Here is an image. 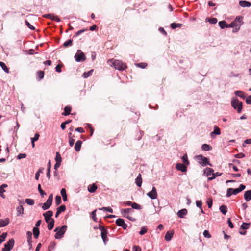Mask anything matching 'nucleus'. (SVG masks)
Instances as JSON below:
<instances>
[{"instance_id": "obj_3", "label": "nucleus", "mask_w": 251, "mask_h": 251, "mask_svg": "<svg viewBox=\"0 0 251 251\" xmlns=\"http://www.w3.org/2000/svg\"><path fill=\"white\" fill-rule=\"evenodd\" d=\"M67 226L63 225L61 226V227L58 230V228H56L54 230V232H56L55 235V238L56 239H59L63 237V235L65 233L67 229Z\"/></svg>"}, {"instance_id": "obj_17", "label": "nucleus", "mask_w": 251, "mask_h": 251, "mask_svg": "<svg viewBox=\"0 0 251 251\" xmlns=\"http://www.w3.org/2000/svg\"><path fill=\"white\" fill-rule=\"evenodd\" d=\"M187 214V210L186 209H182L177 212V215L179 218H184V216Z\"/></svg>"}, {"instance_id": "obj_6", "label": "nucleus", "mask_w": 251, "mask_h": 251, "mask_svg": "<svg viewBox=\"0 0 251 251\" xmlns=\"http://www.w3.org/2000/svg\"><path fill=\"white\" fill-rule=\"evenodd\" d=\"M197 158L199 161V163L202 166H204L206 164H208L210 166H212L211 164L209 163V161H208V159L206 157H204L201 155H199L197 156Z\"/></svg>"}, {"instance_id": "obj_52", "label": "nucleus", "mask_w": 251, "mask_h": 251, "mask_svg": "<svg viewBox=\"0 0 251 251\" xmlns=\"http://www.w3.org/2000/svg\"><path fill=\"white\" fill-rule=\"evenodd\" d=\"M203 236L207 238H210L211 237V234L207 230H205L203 232Z\"/></svg>"}, {"instance_id": "obj_11", "label": "nucleus", "mask_w": 251, "mask_h": 251, "mask_svg": "<svg viewBox=\"0 0 251 251\" xmlns=\"http://www.w3.org/2000/svg\"><path fill=\"white\" fill-rule=\"evenodd\" d=\"M246 187L243 184H241L239 188L236 189H233L232 188V190H230V191H232V193L234 195H236L238 193L241 192L242 190H244L245 189Z\"/></svg>"}, {"instance_id": "obj_64", "label": "nucleus", "mask_w": 251, "mask_h": 251, "mask_svg": "<svg viewBox=\"0 0 251 251\" xmlns=\"http://www.w3.org/2000/svg\"><path fill=\"white\" fill-rule=\"evenodd\" d=\"M134 251H141V249L139 246H134L133 248Z\"/></svg>"}, {"instance_id": "obj_16", "label": "nucleus", "mask_w": 251, "mask_h": 251, "mask_svg": "<svg viewBox=\"0 0 251 251\" xmlns=\"http://www.w3.org/2000/svg\"><path fill=\"white\" fill-rule=\"evenodd\" d=\"M244 198L246 201H249L251 200V190H248L245 192L244 195Z\"/></svg>"}, {"instance_id": "obj_15", "label": "nucleus", "mask_w": 251, "mask_h": 251, "mask_svg": "<svg viewBox=\"0 0 251 251\" xmlns=\"http://www.w3.org/2000/svg\"><path fill=\"white\" fill-rule=\"evenodd\" d=\"M174 233V232L173 231L167 232V233H166V235L165 236V239L167 241H170L173 236Z\"/></svg>"}, {"instance_id": "obj_39", "label": "nucleus", "mask_w": 251, "mask_h": 251, "mask_svg": "<svg viewBox=\"0 0 251 251\" xmlns=\"http://www.w3.org/2000/svg\"><path fill=\"white\" fill-rule=\"evenodd\" d=\"M93 71V70H91L89 71H88L87 72H84L83 74L82 75V76L84 78H87L90 75H91L92 74V72Z\"/></svg>"}, {"instance_id": "obj_27", "label": "nucleus", "mask_w": 251, "mask_h": 251, "mask_svg": "<svg viewBox=\"0 0 251 251\" xmlns=\"http://www.w3.org/2000/svg\"><path fill=\"white\" fill-rule=\"evenodd\" d=\"M61 194L62 196V198H63V200L64 201H66L67 200V194H66V190L65 188H62L61 190Z\"/></svg>"}, {"instance_id": "obj_48", "label": "nucleus", "mask_w": 251, "mask_h": 251, "mask_svg": "<svg viewBox=\"0 0 251 251\" xmlns=\"http://www.w3.org/2000/svg\"><path fill=\"white\" fill-rule=\"evenodd\" d=\"M136 66H137L138 67L144 69L146 67V66H147V64L146 63H139L136 64Z\"/></svg>"}, {"instance_id": "obj_56", "label": "nucleus", "mask_w": 251, "mask_h": 251, "mask_svg": "<svg viewBox=\"0 0 251 251\" xmlns=\"http://www.w3.org/2000/svg\"><path fill=\"white\" fill-rule=\"evenodd\" d=\"M66 210V206L65 205H61L60 206H59L58 208H57V210L58 211H60V212H64Z\"/></svg>"}, {"instance_id": "obj_14", "label": "nucleus", "mask_w": 251, "mask_h": 251, "mask_svg": "<svg viewBox=\"0 0 251 251\" xmlns=\"http://www.w3.org/2000/svg\"><path fill=\"white\" fill-rule=\"evenodd\" d=\"M9 223V219L7 218L5 219H0V228L4 227Z\"/></svg>"}, {"instance_id": "obj_31", "label": "nucleus", "mask_w": 251, "mask_h": 251, "mask_svg": "<svg viewBox=\"0 0 251 251\" xmlns=\"http://www.w3.org/2000/svg\"><path fill=\"white\" fill-rule=\"evenodd\" d=\"M201 148L203 150L205 151H210L212 149V148L210 145L206 144H203L201 146Z\"/></svg>"}, {"instance_id": "obj_5", "label": "nucleus", "mask_w": 251, "mask_h": 251, "mask_svg": "<svg viewBox=\"0 0 251 251\" xmlns=\"http://www.w3.org/2000/svg\"><path fill=\"white\" fill-rule=\"evenodd\" d=\"M75 58L77 62L84 61L86 58L84 53L79 50L75 55Z\"/></svg>"}, {"instance_id": "obj_34", "label": "nucleus", "mask_w": 251, "mask_h": 251, "mask_svg": "<svg viewBox=\"0 0 251 251\" xmlns=\"http://www.w3.org/2000/svg\"><path fill=\"white\" fill-rule=\"evenodd\" d=\"M220 210L224 215H225L227 211V207L223 205L220 207Z\"/></svg>"}, {"instance_id": "obj_2", "label": "nucleus", "mask_w": 251, "mask_h": 251, "mask_svg": "<svg viewBox=\"0 0 251 251\" xmlns=\"http://www.w3.org/2000/svg\"><path fill=\"white\" fill-rule=\"evenodd\" d=\"M231 105L235 109L238 113H240L243 108V103L240 102L237 98H234L231 101Z\"/></svg>"}, {"instance_id": "obj_43", "label": "nucleus", "mask_w": 251, "mask_h": 251, "mask_svg": "<svg viewBox=\"0 0 251 251\" xmlns=\"http://www.w3.org/2000/svg\"><path fill=\"white\" fill-rule=\"evenodd\" d=\"M55 246H56V243L55 242H50V243L48 247L49 251H51L52 250H53L55 248Z\"/></svg>"}, {"instance_id": "obj_44", "label": "nucleus", "mask_w": 251, "mask_h": 251, "mask_svg": "<svg viewBox=\"0 0 251 251\" xmlns=\"http://www.w3.org/2000/svg\"><path fill=\"white\" fill-rule=\"evenodd\" d=\"M182 159L183 160V163L186 165H188L189 164V162L188 160L187 155L186 154H184L182 157Z\"/></svg>"}, {"instance_id": "obj_23", "label": "nucleus", "mask_w": 251, "mask_h": 251, "mask_svg": "<svg viewBox=\"0 0 251 251\" xmlns=\"http://www.w3.org/2000/svg\"><path fill=\"white\" fill-rule=\"evenodd\" d=\"M33 233L34 238L35 239L38 238L40 234L39 228L38 227H34L33 229Z\"/></svg>"}, {"instance_id": "obj_19", "label": "nucleus", "mask_w": 251, "mask_h": 251, "mask_svg": "<svg viewBox=\"0 0 251 251\" xmlns=\"http://www.w3.org/2000/svg\"><path fill=\"white\" fill-rule=\"evenodd\" d=\"M97 189V186L95 184L90 185L88 187V190L90 193H94Z\"/></svg>"}, {"instance_id": "obj_55", "label": "nucleus", "mask_w": 251, "mask_h": 251, "mask_svg": "<svg viewBox=\"0 0 251 251\" xmlns=\"http://www.w3.org/2000/svg\"><path fill=\"white\" fill-rule=\"evenodd\" d=\"M27 236L28 242L30 243L31 242L32 233L30 231H28L26 233Z\"/></svg>"}, {"instance_id": "obj_53", "label": "nucleus", "mask_w": 251, "mask_h": 251, "mask_svg": "<svg viewBox=\"0 0 251 251\" xmlns=\"http://www.w3.org/2000/svg\"><path fill=\"white\" fill-rule=\"evenodd\" d=\"M7 236V233L6 232L3 233L0 236V240H1L3 242L5 240Z\"/></svg>"}, {"instance_id": "obj_1", "label": "nucleus", "mask_w": 251, "mask_h": 251, "mask_svg": "<svg viewBox=\"0 0 251 251\" xmlns=\"http://www.w3.org/2000/svg\"><path fill=\"white\" fill-rule=\"evenodd\" d=\"M108 63H111L112 64V66L116 69L119 70H124L127 68V66L126 64L123 63L122 61L119 60H114L113 59L109 60L108 61Z\"/></svg>"}, {"instance_id": "obj_46", "label": "nucleus", "mask_w": 251, "mask_h": 251, "mask_svg": "<svg viewBox=\"0 0 251 251\" xmlns=\"http://www.w3.org/2000/svg\"><path fill=\"white\" fill-rule=\"evenodd\" d=\"M132 207L134 209H138V210H140L142 209V207L140 205L135 203V202H133L132 204Z\"/></svg>"}, {"instance_id": "obj_62", "label": "nucleus", "mask_w": 251, "mask_h": 251, "mask_svg": "<svg viewBox=\"0 0 251 251\" xmlns=\"http://www.w3.org/2000/svg\"><path fill=\"white\" fill-rule=\"evenodd\" d=\"M40 137V135L39 133H36L35 134V136L33 138H31L32 141H36L38 140Z\"/></svg>"}, {"instance_id": "obj_37", "label": "nucleus", "mask_w": 251, "mask_h": 251, "mask_svg": "<svg viewBox=\"0 0 251 251\" xmlns=\"http://www.w3.org/2000/svg\"><path fill=\"white\" fill-rule=\"evenodd\" d=\"M125 221L123 219L119 218L116 221V224L118 226H122V225L124 224Z\"/></svg>"}, {"instance_id": "obj_9", "label": "nucleus", "mask_w": 251, "mask_h": 251, "mask_svg": "<svg viewBox=\"0 0 251 251\" xmlns=\"http://www.w3.org/2000/svg\"><path fill=\"white\" fill-rule=\"evenodd\" d=\"M147 195L151 199H155L157 197V193L155 187H153L152 190L147 193Z\"/></svg>"}, {"instance_id": "obj_22", "label": "nucleus", "mask_w": 251, "mask_h": 251, "mask_svg": "<svg viewBox=\"0 0 251 251\" xmlns=\"http://www.w3.org/2000/svg\"><path fill=\"white\" fill-rule=\"evenodd\" d=\"M239 5L243 7H250L251 6V3L248 1L242 0L239 1Z\"/></svg>"}, {"instance_id": "obj_47", "label": "nucleus", "mask_w": 251, "mask_h": 251, "mask_svg": "<svg viewBox=\"0 0 251 251\" xmlns=\"http://www.w3.org/2000/svg\"><path fill=\"white\" fill-rule=\"evenodd\" d=\"M25 201L27 204L30 205H33L34 204V201L32 199H26Z\"/></svg>"}, {"instance_id": "obj_25", "label": "nucleus", "mask_w": 251, "mask_h": 251, "mask_svg": "<svg viewBox=\"0 0 251 251\" xmlns=\"http://www.w3.org/2000/svg\"><path fill=\"white\" fill-rule=\"evenodd\" d=\"M107 231L104 232L103 231L102 233H101V238L105 244H106V242L108 241V238L107 237Z\"/></svg>"}, {"instance_id": "obj_18", "label": "nucleus", "mask_w": 251, "mask_h": 251, "mask_svg": "<svg viewBox=\"0 0 251 251\" xmlns=\"http://www.w3.org/2000/svg\"><path fill=\"white\" fill-rule=\"evenodd\" d=\"M72 108L70 106H66L64 108V112L62 113V115L67 116L70 114Z\"/></svg>"}, {"instance_id": "obj_35", "label": "nucleus", "mask_w": 251, "mask_h": 251, "mask_svg": "<svg viewBox=\"0 0 251 251\" xmlns=\"http://www.w3.org/2000/svg\"><path fill=\"white\" fill-rule=\"evenodd\" d=\"M48 229L50 230H51L54 227V219H52L51 221H50L49 223H48Z\"/></svg>"}, {"instance_id": "obj_50", "label": "nucleus", "mask_w": 251, "mask_h": 251, "mask_svg": "<svg viewBox=\"0 0 251 251\" xmlns=\"http://www.w3.org/2000/svg\"><path fill=\"white\" fill-rule=\"evenodd\" d=\"M238 26V24L236 23V22L234 21H233L232 23H231L229 24H228L227 25V28L228 27H237Z\"/></svg>"}, {"instance_id": "obj_42", "label": "nucleus", "mask_w": 251, "mask_h": 251, "mask_svg": "<svg viewBox=\"0 0 251 251\" xmlns=\"http://www.w3.org/2000/svg\"><path fill=\"white\" fill-rule=\"evenodd\" d=\"M181 26H182V24H179V23L176 24V23H173L171 24V27L172 29H175L177 27H181Z\"/></svg>"}, {"instance_id": "obj_61", "label": "nucleus", "mask_w": 251, "mask_h": 251, "mask_svg": "<svg viewBox=\"0 0 251 251\" xmlns=\"http://www.w3.org/2000/svg\"><path fill=\"white\" fill-rule=\"evenodd\" d=\"M62 67V65L58 64L55 67V70L57 72L60 73L61 72V68Z\"/></svg>"}, {"instance_id": "obj_40", "label": "nucleus", "mask_w": 251, "mask_h": 251, "mask_svg": "<svg viewBox=\"0 0 251 251\" xmlns=\"http://www.w3.org/2000/svg\"><path fill=\"white\" fill-rule=\"evenodd\" d=\"M55 160L56 161V162H59V163L61 162L62 158H61L60 154H59V153L58 152H56V156H55Z\"/></svg>"}, {"instance_id": "obj_45", "label": "nucleus", "mask_w": 251, "mask_h": 251, "mask_svg": "<svg viewBox=\"0 0 251 251\" xmlns=\"http://www.w3.org/2000/svg\"><path fill=\"white\" fill-rule=\"evenodd\" d=\"M17 211L18 212V215H21L23 214L24 213V208L23 206L20 205L19 207L17 208Z\"/></svg>"}, {"instance_id": "obj_59", "label": "nucleus", "mask_w": 251, "mask_h": 251, "mask_svg": "<svg viewBox=\"0 0 251 251\" xmlns=\"http://www.w3.org/2000/svg\"><path fill=\"white\" fill-rule=\"evenodd\" d=\"M25 25L27 26L31 30H34L35 27L32 26L27 20L25 21Z\"/></svg>"}, {"instance_id": "obj_21", "label": "nucleus", "mask_w": 251, "mask_h": 251, "mask_svg": "<svg viewBox=\"0 0 251 251\" xmlns=\"http://www.w3.org/2000/svg\"><path fill=\"white\" fill-rule=\"evenodd\" d=\"M136 184L138 187H141L142 183V179L141 177V175L139 174L138 176L136 178Z\"/></svg>"}, {"instance_id": "obj_38", "label": "nucleus", "mask_w": 251, "mask_h": 251, "mask_svg": "<svg viewBox=\"0 0 251 251\" xmlns=\"http://www.w3.org/2000/svg\"><path fill=\"white\" fill-rule=\"evenodd\" d=\"M235 94L238 96L239 97L245 99V93L243 91H236L235 92Z\"/></svg>"}, {"instance_id": "obj_63", "label": "nucleus", "mask_w": 251, "mask_h": 251, "mask_svg": "<svg viewBox=\"0 0 251 251\" xmlns=\"http://www.w3.org/2000/svg\"><path fill=\"white\" fill-rule=\"evenodd\" d=\"M246 102L248 104H251V95L248 96L246 100Z\"/></svg>"}, {"instance_id": "obj_60", "label": "nucleus", "mask_w": 251, "mask_h": 251, "mask_svg": "<svg viewBox=\"0 0 251 251\" xmlns=\"http://www.w3.org/2000/svg\"><path fill=\"white\" fill-rule=\"evenodd\" d=\"M92 218L93 219L94 221H97L96 209L92 212Z\"/></svg>"}, {"instance_id": "obj_13", "label": "nucleus", "mask_w": 251, "mask_h": 251, "mask_svg": "<svg viewBox=\"0 0 251 251\" xmlns=\"http://www.w3.org/2000/svg\"><path fill=\"white\" fill-rule=\"evenodd\" d=\"M131 211H132V210L131 208L122 209L121 210V213H122L123 216L125 217H126L127 218H129V216L128 214Z\"/></svg>"}, {"instance_id": "obj_57", "label": "nucleus", "mask_w": 251, "mask_h": 251, "mask_svg": "<svg viewBox=\"0 0 251 251\" xmlns=\"http://www.w3.org/2000/svg\"><path fill=\"white\" fill-rule=\"evenodd\" d=\"M249 227V224L243 223L241 226V228L243 229H247Z\"/></svg>"}, {"instance_id": "obj_58", "label": "nucleus", "mask_w": 251, "mask_h": 251, "mask_svg": "<svg viewBox=\"0 0 251 251\" xmlns=\"http://www.w3.org/2000/svg\"><path fill=\"white\" fill-rule=\"evenodd\" d=\"M147 232V228L146 227H143L140 231L139 232V234L141 235L145 234Z\"/></svg>"}, {"instance_id": "obj_33", "label": "nucleus", "mask_w": 251, "mask_h": 251, "mask_svg": "<svg viewBox=\"0 0 251 251\" xmlns=\"http://www.w3.org/2000/svg\"><path fill=\"white\" fill-rule=\"evenodd\" d=\"M242 19H243V17L242 16H238L236 18L234 21L236 22V24L239 23V24H238V25H239V26H240V25L243 23Z\"/></svg>"}, {"instance_id": "obj_4", "label": "nucleus", "mask_w": 251, "mask_h": 251, "mask_svg": "<svg viewBox=\"0 0 251 251\" xmlns=\"http://www.w3.org/2000/svg\"><path fill=\"white\" fill-rule=\"evenodd\" d=\"M15 243V240L12 238L10 239L6 243L4 244V247L2 249V251H10L13 248Z\"/></svg>"}, {"instance_id": "obj_10", "label": "nucleus", "mask_w": 251, "mask_h": 251, "mask_svg": "<svg viewBox=\"0 0 251 251\" xmlns=\"http://www.w3.org/2000/svg\"><path fill=\"white\" fill-rule=\"evenodd\" d=\"M44 18L50 19L52 20L59 22L60 19L58 16H55L52 14H45L43 16Z\"/></svg>"}, {"instance_id": "obj_28", "label": "nucleus", "mask_w": 251, "mask_h": 251, "mask_svg": "<svg viewBox=\"0 0 251 251\" xmlns=\"http://www.w3.org/2000/svg\"><path fill=\"white\" fill-rule=\"evenodd\" d=\"M213 172L214 170L210 168H206L204 171V173L206 174L207 176H210L211 175L213 176Z\"/></svg>"}, {"instance_id": "obj_32", "label": "nucleus", "mask_w": 251, "mask_h": 251, "mask_svg": "<svg viewBox=\"0 0 251 251\" xmlns=\"http://www.w3.org/2000/svg\"><path fill=\"white\" fill-rule=\"evenodd\" d=\"M221 174H222L221 173H219V172H216L215 173H214L213 172V176H212V177H208V180L209 181L215 179L216 178V177L220 176L221 175Z\"/></svg>"}, {"instance_id": "obj_36", "label": "nucleus", "mask_w": 251, "mask_h": 251, "mask_svg": "<svg viewBox=\"0 0 251 251\" xmlns=\"http://www.w3.org/2000/svg\"><path fill=\"white\" fill-rule=\"evenodd\" d=\"M37 76L39 80H41L44 78V72L43 71H39L37 73Z\"/></svg>"}, {"instance_id": "obj_30", "label": "nucleus", "mask_w": 251, "mask_h": 251, "mask_svg": "<svg viewBox=\"0 0 251 251\" xmlns=\"http://www.w3.org/2000/svg\"><path fill=\"white\" fill-rule=\"evenodd\" d=\"M219 25L221 28L223 29L225 27L227 28L228 24L226 23V21H222L219 22Z\"/></svg>"}, {"instance_id": "obj_8", "label": "nucleus", "mask_w": 251, "mask_h": 251, "mask_svg": "<svg viewBox=\"0 0 251 251\" xmlns=\"http://www.w3.org/2000/svg\"><path fill=\"white\" fill-rule=\"evenodd\" d=\"M53 215V212L52 211H48L43 214V216L45 217V221L46 223H49L50 221H51L52 218L51 217Z\"/></svg>"}, {"instance_id": "obj_12", "label": "nucleus", "mask_w": 251, "mask_h": 251, "mask_svg": "<svg viewBox=\"0 0 251 251\" xmlns=\"http://www.w3.org/2000/svg\"><path fill=\"white\" fill-rule=\"evenodd\" d=\"M176 168L182 172H185L187 171V167L184 164L177 163L176 165Z\"/></svg>"}, {"instance_id": "obj_26", "label": "nucleus", "mask_w": 251, "mask_h": 251, "mask_svg": "<svg viewBox=\"0 0 251 251\" xmlns=\"http://www.w3.org/2000/svg\"><path fill=\"white\" fill-rule=\"evenodd\" d=\"M221 133L220 128L216 126H214V131L211 132V136H212L213 134H215L216 135H220Z\"/></svg>"}, {"instance_id": "obj_24", "label": "nucleus", "mask_w": 251, "mask_h": 251, "mask_svg": "<svg viewBox=\"0 0 251 251\" xmlns=\"http://www.w3.org/2000/svg\"><path fill=\"white\" fill-rule=\"evenodd\" d=\"M73 137H74V135L72 136V133L70 132L69 133V143L71 147H72L74 144L75 139H73Z\"/></svg>"}, {"instance_id": "obj_49", "label": "nucleus", "mask_w": 251, "mask_h": 251, "mask_svg": "<svg viewBox=\"0 0 251 251\" xmlns=\"http://www.w3.org/2000/svg\"><path fill=\"white\" fill-rule=\"evenodd\" d=\"M208 21L212 24H216L217 22V19L215 18H210L208 19Z\"/></svg>"}, {"instance_id": "obj_29", "label": "nucleus", "mask_w": 251, "mask_h": 251, "mask_svg": "<svg viewBox=\"0 0 251 251\" xmlns=\"http://www.w3.org/2000/svg\"><path fill=\"white\" fill-rule=\"evenodd\" d=\"M0 66L6 73H9V69L7 68V67L6 66L4 62L0 61Z\"/></svg>"}, {"instance_id": "obj_41", "label": "nucleus", "mask_w": 251, "mask_h": 251, "mask_svg": "<svg viewBox=\"0 0 251 251\" xmlns=\"http://www.w3.org/2000/svg\"><path fill=\"white\" fill-rule=\"evenodd\" d=\"M73 40L71 39L68 40V41L65 42L63 44V46L65 48L68 47V46H71L72 45Z\"/></svg>"}, {"instance_id": "obj_7", "label": "nucleus", "mask_w": 251, "mask_h": 251, "mask_svg": "<svg viewBox=\"0 0 251 251\" xmlns=\"http://www.w3.org/2000/svg\"><path fill=\"white\" fill-rule=\"evenodd\" d=\"M53 200V195L51 194L45 203H44L42 206V209L44 210L49 209L52 204Z\"/></svg>"}, {"instance_id": "obj_20", "label": "nucleus", "mask_w": 251, "mask_h": 251, "mask_svg": "<svg viewBox=\"0 0 251 251\" xmlns=\"http://www.w3.org/2000/svg\"><path fill=\"white\" fill-rule=\"evenodd\" d=\"M82 143V142L80 140H78L75 143V149L76 151H79L80 150Z\"/></svg>"}, {"instance_id": "obj_51", "label": "nucleus", "mask_w": 251, "mask_h": 251, "mask_svg": "<svg viewBox=\"0 0 251 251\" xmlns=\"http://www.w3.org/2000/svg\"><path fill=\"white\" fill-rule=\"evenodd\" d=\"M61 202V198L60 196H56L55 197V202L57 205L60 204Z\"/></svg>"}, {"instance_id": "obj_54", "label": "nucleus", "mask_w": 251, "mask_h": 251, "mask_svg": "<svg viewBox=\"0 0 251 251\" xmlns=\"http://www.w3.org/2000/svg\"><path fill=\"white\" fill-rule=\"evenodd\" d=\"M38 189L39 193L42 195V196H43L46 195V193L41 189V186L40 184H39L38 185Z\"/></svg>"}]
</instances>
